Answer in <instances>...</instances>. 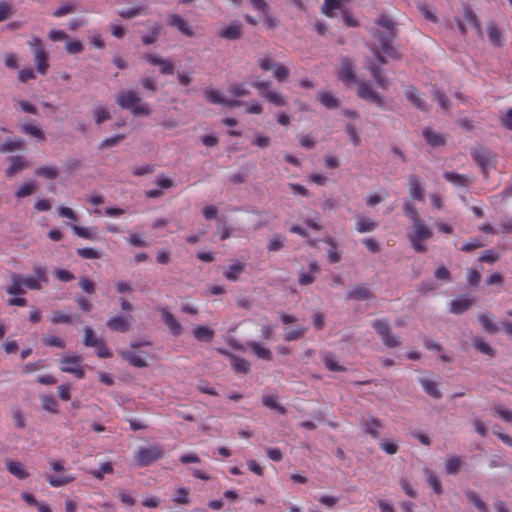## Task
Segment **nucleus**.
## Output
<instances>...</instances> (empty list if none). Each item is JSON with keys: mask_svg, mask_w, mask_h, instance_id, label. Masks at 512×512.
Instances as JSON below:
<instances>
[{"mask_svg": "<svg viewBox=\"0 0 512 512\" xmlns=\"http://www.w3.org/2000/svg\"><path fill=\"white\" fill-rule=\"evenodd\" d=\"M373 41L371 50L380 63H385L387 58H397L398 54L392 46L394 39V24L391 19L381 16L371 28Z\"/></svg>", "mask_w": 512, "mask_h": 512, "instance_id": "obj_1", "label": "nucleus"}, {"mask_svg": "<svg viewBox=\"0 0 512 512\" xmlns=\"http://www.w3.org/2000/svg\"><path fill=\"white\" fill-rule=\"evenodd\" d=\"M338 78L345 83L346 86L351 84L357 85V95L363 100H367L375 104L379 108H385L386 99L373 90L371 84L367 81H360L354 73L353 64L349 58H342Z\"/></svg>", "mask_w": 512, "mask_h": 512, "instance_id": "obj_2", "label": "nucleus"}, {"mask_svg": "<svg viewBox=\"0 0 512 512\" xmlns=\"http://www.w3.org/2000/svg\"><path fill=\"white\" fill-rule=\"evenodd\" d=\"M115 102L121 109L129 110L136 116H148L151 108L134 90H121L115 96Z\"/></svg>", "mask_w": 512, "mask_h": 512, "instance_id": "obj_3", "label": "nucleus"}, {"mask_svg": "<svg viewBox=\"0 0 512 512\" xmlns=\"http://www.w3.org/2000/svg\"><path fill=\"white\" fill-rule=\"evenodd\" d=\"M432 235V229L421 220L412 224L411 231L407 233V239L414 251L422 253L427 250V246L424 242L429 240Z\"/></svg>", "mask_w": 512, "mask_h": 512, "instance_id": "obj_4", "label": "nucleus"}, {"mask_svg": "<svg viewBox=\"0 0 512 512\" xmlns=\"http://www.w3.org/2000/svg\"><path fill=\"white\" fill-rule=\"evenodd\" d=\"M143 345H150L149 342H133L130 348L120 351V355L134 367L143 368L148 366L150 355L142 350H138Z\"/></svg>", "mask_w": 512, "mask_h": 512, "instance_id": "obj_5", "label": "nucleus"}, {"mask_svg": "<svg viewBox=\"0 0 512 512\" xmlns=\"http://www.w3.org/2000/svg\"><path fill=\"white\" fill-rule=\"evenodd\" d=\"M82 358L77 354H63L60 358V370L73 374L76 378L84 377V370L81 367Z\"/></svg>", "mask_w": 512, "mask_h": 512, "instance_id": "obj_6", "label": "nucleus"}, {"mask_svg": "<svg viewBox=\"0 0 512 512\" xmlns=\"http://www.w3.org/2000/svg\"><path fill=\"white\" fill-rule=\"evenodd\" d=\"M164 456V450L159 445L142 447L135 455V460L139 466H148L152 462L161 459Z\"/></svg>", "mask_w": 512, "mask_h": 512, "instance_id": "obj_7", "label": "nucleus"}, {"mask_svg": "<svg viewBox=\"0 0 512 512\" xmlns=\"http://www.w3.org/2000/svg\"><path fill=\"white\" fill-rule=\"evenodd\" d=\"M252 86L258 90L259 96L268 102L276 106H283L285 104L280 92L271 89V82L256 80L252 83Z\"/></svg>", "mask_w": 512, "mask_h": 512, "instance_id": "obj_8", "label": "nucleus"}, {"mask_svg": "<svg viewBox=\"0 0 512 512\" xmlns=\"http://www.w3.org/2000/svg\"><path fill=\"white\" fill-rule=\"evenodd\" d=\"M29 47L34 54V62H35L37 72H39L40 74H45L48 69V63H47L48 54L44 50L41 39L38 37H34L29 42Z\"/></svg>", "mask_w": 512, "mask_h": 512, "instance_id": "obj_9", "label": "nucleus"}, {"mask_svg": "<svg viewBox=\"0 0 512 512\" xmlns=\"http://www.w3.org/2000/svg\"><path fill=\"white\" fill-rule=\"evenodd\" d=\"M372 327L379 334L386 346L395 347L400 344L399 338L391 335L387 321L376 320L373 322Z\"/></svg>", "mask_w": 512, "mask_h": 512, "instance_id": "obj_10", "label": "nucleus"}, {"mask_svg": "<svg viewBox=\"0 0 512 512\" xmlns=\"http://www.w3.org/2000/svg\"><path fill=\"white\" fill-rule=\"evenodd\" d=\"M205 99L212 104H219L227 107H238L241 101L227 98L223 93L216 89H206L204 91Z\"/></svg>", "mask_w": 512, "mask_h": 512, "instance_id": "obj_11", "label": "nucleus"}, {"mask_svg": "<svg viewBox=\"0 0 512 512\" xmlns=\"http://www.w3.org/2000/svg\"><path fill=\"white\" fill-rule=\"evenodd\" d=\"M457 24L459 31L463 35L467 33L468 28L475 29L478 34L481 33L480 24L477 20V17L469 8L464 9L463 21L458 20Z\"/></svg>", "mask_w": 512, "mask_h": 512, "instance_id": "obj_12", "label": "nucleus"}, {"mask_svg": "<svg viewBox=\"0 0 512 512\" xmlns=\"http://www.w3.org/2000/svg\"><path fill=\"white\" fill-rule=\"evenodd\" d=\"M143 58L151 65L159 66L162 74H173L174 66L169 59L162 58L156 53H146Z\"/></svg>", "mask_w": 512, "mask_h": 512, "instance_id": "obj_13", "label": "nucleus"}, {"mask_svg": "<svg viewBox=\"0 0 512 512\" xmlns=\"http://www.w3.org/2000/svg\"><path fill=\"white\" fill-rule=\"evenodd\" d=\"M319 272V266L316 261L312 260L309 263L308 270L301 269L298 272V282L300 285H310L316 280V275Z\"/></svg>", "mask_w": 512, "mask_h": 512, "instance_id": "obj_14", "label": "nucleus"}, {"mask_svg": "<svg viewBox=\"0 0 512 512\" xmlns=\"http://www.w3.org/2000/svg\"><path fill=\"white\" fill-rule=\"evenodd\" d=\"M404 95L406 99L411 102L416 108L421 111H427L429 106L426 101L423 99L421 93L418 92L416 88L413 86H408L404 90Z\"/></svg>", "mask_w": 512, "mask_h": 512, "instance_id": "obj_15", "label": "nucleus"}, {"mask_svg": "<svg viewBox=\"0 0 512 512\" xmlns=\"http://www.w3.org/2000/svg\"><path fill=\"white\" fill-rule=\"evenodd\" d=\"M132 316L116 315L107 321L109 329L118 332H126L130 329Z\"/></svg>", "mask_w": 512, "mask_h": 512, "instance_id": "obj_16", "label": "nucleus"}, {"mask_svg": "<svg viewBox=\"0 0 512 512\" xmlns=\"http://www.w3.org/2000/svg\"><path fill=\"white\" fill-rule=\"evenodd\" d=\"M9 161L10 165L5 172L7 177H12L30 167V162L24 156H13Z\"/></svg>", "mask_w": 512, "mask_h": 512, "instance_id": "obj_17", "label": "nucleus"}, {"mask_svg": "<svg viewBox=\"0 0 512 512\" xmlns=\"http://www.w3.org/2000/svg\"><path fill=\"white\" fill-rule=\"evenodd\" d=\"M167 24L177 28L178 31L185 36L192 37L194 35V31L190 24L179 15H170L168 17Z\"/></svg>", "mask_w": 512, "mask_h": 512, "instance_id": "obj_18", "label": "nucleus"}, {"mask_svg": "<svg viewBox=\"0 0 512 512\" xmlns=\"http://www.w3.org/2000/svg\"><path fill=\"white\" fill-rule=\"evenodd\" d=\"M472 156L475 161L480 165L483 173H487L488 169L492 165L491 153L485 149L479 148L472 151Z\"/></svg>", "mask_w": 512, "mask_h": 512, "instance_id": "obj_19", "label": "nucleus"}, {"mask_svg": "<svg viewBox=\"0 0 512 512\" xmlns=\"http://www.w3.org/2000/svg\"><path fill=\"white\" fill-rule=\"evenodd\" d=\"M161 318L174 336H178L183 332L182 325L167 309L161 311Z\"/></svg>", "mask_w": 512, "mask_h": 512, "instance_id": "obj_20", "label": "nucleus"}, {"mask_svg": "<svg viewBox=\"0 0 512 512\" xmlns=\"http://www.w3.org/2000/svg\"><path fill=\"white\" fill-rule=\"evenodd\" d=\"M5 464L8 472L11 473L16 478L23 480L29 477V472L26 470V467L21 462L15 460H8L6 461Z\"/></svg>", "mask_w": 512, "mask_h": 512, "instance_id": "obj_21", "label": "nucleus"}, {"mask_svg": "<svg viewBox=\"0 0 512 512\" xmlns=\"http://www.w3.org/2000/svg\"><path fill=\"white\" fill-rule=\"evenodd\" d=\"M367 69L371 72L378 86L384 90H387L389 87V81L386 76L383 74V70L380 69L374 62L370 61L367 64Z\"/></svg>", "mask_w": 512, "mask_h": 512, "instance_id": "obj_22", "label": "nucleus"}, {"mask_svg": "<svg viewBox=\"0 0 512 512\" xmlns=\"http://www.w3.org/2000/svg\"><path fill=\"white\" fill-rule=\"evenodd\" d=\"M242 33V26L240 22L234 21L230 23L227 27L223 28L219 32V36L229 40H235L240 38Z\"/></svg>", "mask_w": 512, "mask_h": 512, "instance_id": "obj_23", "label": "nucleus"}, {"mask_svg": "<svg viewBox=\"0 0 512 512\" xmlns=\"http://www.w3.org/2000/svg\"><path fill=\"white\" fill-rule=\"evenodd\" d=\"M473 304V300L469 297L463 296L456 298L450 303V312L454 314H461L468 310Z\"/></svg>", "mask_w": 512, "mask_h": 512, "instance_id": "obj_24", "label": "nucleus"}, {"mask_svg": "<svg viewBox=\"0 0 512 512\" xmlns=\"http://www.w3.org/2000/svg\"><path fill=\"white\" fill-rule=\"evenodd\" d=\"M377 226V222L367 216H359L355 222V229L359 233L372 232L377 228Z\"/></svg>", "mask_w": 512, "mask_h": 512, "instance_id": "obj_25", "label": "nucleus"}, {"mask_svg": "<svg viewBox=\"0 0 512 512\" xmlns=\"http://www.w3.org/2000/svg\"><path fill=\"white\" fill-rule=\"evenodd\" d=\"M24 284L22 277L19 274L13 273L11 275V284L6 288L7 294L11 296L25 294Z\"/></svg>", "mask_w": 512, "mask_h": 512, "instance_id": "obj_26", "label": "nucleus"}, {"mask_svg": "<svg viewBox=\"0 0 512 512\" xmlns=\"http://www.w3.org/2000/svg\"><path fill=\"white\" fill-rule=\"evenodd\" d=\"M245 264L239 261H234L227 266L224 271V276L229 281L238 280L241 273L244 271Z\"/></svg>", "mask_w": 512, "mask_h": 512, "instance_id": "obj_27", "label": "nucleus"}, {"mask_svg": "<svg viewBox=\"0 0 512 512\" xmlns=\"http://www.w3.org/2000/svg\"><path fill=\"white\" fill-rule=\"evenodd\" d=\"M326 244L329 245L327 250V257L330 263H337L341 260L342 254L341 251L338 250V246L335 240L332 237H327L323 240Z\"/></svg>", "mask_w": 512, "mask_h": 512, "instance_id": "obj_28", "label": "nucleus"}, {"mask_svg": "<svg viewBox=\"0 0 512 512\" xmlns=\"http://www.w3.org/2000/svg\"><path fill=\"white\" fill-rule=\"evenodd\" d=\"M409 193L412 199L424 200V192L416 176L409 177Z\"/></svg>", "mask_w": 512, "mask_h": 512, "instance_id": "obj_29", "label": "nucleus"}, {"mask_svg": "<svg viewBox=\"0 0 512 512\" xmlns=\"http://www.w3.org/2000/svg\"><path fill=\"white\" fill-rule=\"evenodd\" d=\"M443 177L456 187H466L469 183V177L467 175L445 172Z\"/></svg>", "mask_w": 512, "mask_h": 512, "instance_id": "obj_30", "label": "nucleus"}, {"mask_svg": "<svg viewBox=\"0 0 512 512\" xmlns=\"http://www.w3.org/2000/svg\"><path fill=\"white\" fill-rule=\"evenodd\" d=\"M350 0H325L322 11L327 16H333L335 10L343 9Z\"/></svg>", "mask_w": 512, "mask_h": 512, "instance_id": "obj_31", "label": "nucleus"}, {"mask_svg": "<svg viewBox=\"0 0 512 512\" xmlns=\"http://www.w3.org/2000/svg\"><path fill=\"white\" fill-rule=\"evenodd\" d=\"M382 427V422L376 418H370L363 423V429L366 433L370 434L373 438L379 437V429Z\"/></svg>", "mask_w": 512, "mask_h": 512, "instance_id": "obj_32", "label": "nucleus"}, {"mask_svg": "<svg viewBox=\"0 0 512 512\" xmlns=\"http://www.w3.org/2000/svg\"><path fill=\"white\" fill-rule=\"evenodd\" d=\"M248 346L258 358L264 360H271V351L267 347L263 346L261 343L252 341L248 343Z\"/></svg>", "mask_w": 512, "mask_h": 512, "instance_id": "obj_33", "label": "nucleus"}, {"mask_svg": "<svg viewBox=\"0 0 512 512\" xmlns=\"http://www.w3.org/2000/svg\"><path fill=\"white\" fill-rule=\"evenodd\" d=\"M59 174L58 168L55 165L40 166L35 170V175L44 177L49 180L57 178Z\"/></svg>", "mask_w": 512, "mask_h": 512, "instance_id": "obj_34", "label": "nucleus"}, {"mask_svg": "<svg viewBox=\"0 0 512 512\" xmlns=\"http://www.w3.org/2000/svg\"><path fill=\"white\" fill-rule=\"evenodd\" d=\"M318 100L327 109H334L339 106V100L329 92L318 93Z\"/></svg>", "mask_w": 512, "mask_h": 512, "instance_id": "obj_35", "label": "nucleus"}, {"mask_svg": "<svg viewBox=\"0 0 512 512\" xmlns=\"http://www.w3.org/2000/svg\"><path fill=\"white\" fill-rule=\"evenodd\" d=\"M193 336L200 341H211L214 331L207 326H197L192 331Z\"/></svg>", "mask_w": 512, "mask_h": 512, "instance_id": "obj_36", "label": "nucleus"}, {"mask_svg": "<svg viewBox=\"0 0 512 512\" xmlns=\"http://www.w3.org/2000/svg\"><path fill=\"white\" fill-rule=\"evenodd\" d=\"M228 93L233 97L232 99H236L239 97L249 95L250 91L246 84L244 83H234L228 87Z\"/></svg>", "mask_w": 512, "mask_h": 512, "instance_id": "obj_37", "label": "nucleus"}, {"mask_svg": "<svg viewBox=\"0 0 512 512\" xmlns=\"http://www.w3.org/2000/svg\"><path fill=\"white\" fill-rule=\"evenodd\" d=\"M36 187L37 184L33 180L25 182L15 191V196L17 198L27 197L35 192Z\"/></svg>", "mask_w": 512, "mask_h": 512, "instance_id": "obj_38", "label": "nucleus"}, {"mask_svg": "<svg viewBox=\"0 0 512 512\" xmlns=\"http://www.w3.org/2000/svg\"><path fill=\"white\" fill-rule=\"evenodd\" d=\"M24 142L22 139H7L0 145V153H9L22 148Z\"/></svg>", "mask_w": 512, "mask_h": 512, "instance_id": "obj_39", "label": "nucleus"}, {"mask_svg": "<svg viewBox=\"0 0 512 512\" xmlns=\"http://www.w3.org/2000/svg\"><path fill=\"white\" fill-rule=\"evenodd\" d=\"M371 296L370 290L364 286H358L347 294L348 299L366 300Z\"/></svg>", "mask_w": 512, "mask_h": 512, "instance_id": "obj_40", "label": "nucleus"}, {"mask_svg": "<svg viewBox=\"0 0 512 512\" xmlns=\"http://www.w3.org/2000/svg\"><path fill=\"white\" fill-rule=\"evenodd\" d=\"M75 480V477L72 475H62V476H47L46 481L52 487H61Z\"/></svg>", "mask_w": 512, "mask_h": 512, "instance_id": "obj_41", "label": "nucleus"}, {"mask_svg": "<svg viewBox=\"0 0 512 512\" xmlns=\"http://www.w3.org/2000/svg\"><path fill=\"white\" fill-rule=\"evenodd\" d=\"M423 137L425 138L428 144L434 147L440 146L441 144L444 143V139L439 133L429 129L423 130Z\"/></svg>", "mask_w": 512, "mask_h": 512, "instance_id": "obj_42", "label": "nucleus"}, {"mask_svg": "<svg viewBox=\"0 0 512 512\" xmlns=\"http://www.w3.org/2000/svg\"><path fill=\"white\" fill-rule=\"evenodd\" d=\"M71 229L77 236H79L81 238H84V239H94L95 238V234H96L95 228L81 227V226L73 224V225H71Z\"/></svg>", "mask_w": 512, "mask_h": 512, "instance_id": "obj_43", "label": "nucleus"}, {"mask_svg": "<svg viewBox=\"0 0 512 512\" xmlns=\"http://www.w3.org/2000/svg\"><path fill=\"white\" fill-rule=\"evenodd\" d=\"M462 463L463 462L459 457L452 456V457L447 458V460L445 462L446 473L450 474V475L456 474L459 471Z\"/></svg>", "mask_w": 512, "mask_h": 512, "instance_id": "obj_44", "label": "nucleus"}, {"mask_svg": "<svg viewBox=\"0 0 512 512\" xmlns=\"http://www.w3.org/2000/svg\"><path fill=\"white\" fill-rule=\"evenodd\" d=\"M487 34L490 42H492L496 46H501L503 43V38L495 24H489L487 26Z\"/></svg>", "mask_w": 512, "mask_h": 512, "instance_id": "obj_45", "label": "nucleus"}, {"mask_svg": "<svg viewBox=\"0 0 512 512\" xmlns=\"http://www.w3.org/2000/svg\"><path fill=\"white\" fill-rule=\"evenodd\" d=\"M285 242L286 238L284 236L276 234L268 241L267 250L270 252L279 251L284 247Z\"/></svg>", "mask_w": 512, "mask_h": 512, "instance_id": "obj_46", "label": "nucleus"}, {"mask_svg": "<svg viewBox=\"0 0 512 512\" xmlns=\"http://www.w3.org/2000/svg\"><path fill=\"white\" fill-rule=\"evenodd\" d=\"M469 502H471L479 511L489 512L488 506L478 497V495L469 490L465 493Z\"/></svg>", "mask_w": 512, "mask_h": 512, "instance_id": "obj_47", "label": "nucleus"}, {"mask_svg": "<svg viewBox=\"0 0 512 512\" xmlns=\"http://www.w3.org/2000/svg\"><path fill=\"white\" fill-rule=\"evenodd\" d=\"M478 320L482 327L489 333H496L499 330L498 325L491 320L488 314H480Z\"/></svg>", "mask_w": 512, "mask_h": 512, "instance_id": "obj_48", "label": "nucleus"}, {"mask_svg": "<svg viewBox=\"0 0 512 512\" xmlns=\"http://www.w3.org/2000/svg\"><path fill=\"white\" fill-rule=\"evenodd\" d=\"M21 131L24 134H29V135L35 137L36 139H38L40 141H43L44 138H45L43 131L38 126H35V125H32V124H24V125H22L21 126Z\"/></svg>", "mask_w": 512, "mask_h": 512, "instance_id": "obj_49", "label": "nucleus"}, {"mask_svg": "<svg viewBox=\"0 0 512 512\" xmlns=\"http://www.w3.org/2000/svg\"><path fill=\"white\" fill-rule=\"evenodd\" d=\"M379 447L387 454L394 455L398 451V443L391 439H380Z\"/></svg>", "mask_w": 512, "mask_h": 512, "instance_id": "obj_50", "label": "nucleus"}, {"mask_svg": "<svg viewBox=\"0 0 512 512\" xmlns=\"http://www.w3.org/2000/svg\"><path fill=\"white\" fill-rule=\"evenodd\" d=\"M273 72V77L278 81V82H284L287 80V78L289 77L290 75V69L289 67L285 66V65H282V64H278L275 66L274 70L272 71Z\"/></svg>", "mask_w": 512, "mask_h": 512, "instance_id": "obj_51", "label": "nucleus"}, {"mask_svg": "<svg viewBox=\"0 0 512 512\" xmlns=\"http://www.w3.org/2000/svg\"><path fill=\"white\" fill-rule=\"evenodd\" d=\"M345 133L349 137L351 143L354 146H358L361 142V138L356 127L352 123H346L344 126Z\"/></svg>", "mask_w": 512, "mask_h": 512, "instance_id": "obj_52", "label": "nucleus"}, {"mask_svg": "<svg viewBox=\"0 0 512 512\" xmlns=\"http://www.w3.org/2000/svg\"><path fill=\"white\" fill-rule=\"evenodd\" d=\"M42 343L45 346L57 347V348H61V349L66 347V344H65L64 340L61 339L58 336H55V335H46V336H44L42 338Z\"/></svg>", "mask_w": 512, "mask_h": 512, "instance_id": "obj_53", "label": "nucleus"}, {"mask_svg": "<svg viewBox=\"0 0 512 512\" xmlns=\"http://www.w3.org/2000/svg\"><path fill=\"white\" fill-rule=\"evenodd\" d=\"M427 483L433 488L436 494L442 493V485L438 477L429 470H425Z\"/></svg>", "mask_w": 512, "mask_h": 512, "instance_id": "obj_54", "label": "nucleus"}, {"mask_svg": "<svg viewBox=\"0 0 512 512\" xmlns=\"http://www.w3.org/2000/svg\"><path fill=\"white\" fill-rule=\"evenodd\" d=\"M93 117L97 124H101L102 122L111 118L109 111L103 106H96L93 109Z\"/></svg>", "mask_w": 512, "mask_h": 512, "instance_id": "obj_55", "label": "nucleus"}, {"mask_svg": "<svg viewBox=\"0 0 512 512\" xmlns=\"http://www.w3.org/2000/svg\"><path fill=\"white\" fill-rule=\"evenodd\" d=\"M50 321L53 324H60V323L70 324L73 322L70 314L64 313L61 311H54L50 316Z\"/></svg>", "mask_w": 512, "mask_h": 512, "instance_id": "obj_56", "label": "nucleus"}, {"mask_svg": "<svg viewBox=\"0 0 512 512\" xmlns=\"http://www.w3.org/2000/svg\"><path fill=\"white\" fill-rule=\"evenodd\" d=\"M113 472V466L110 462H105L100 465L98 469L90 471V474L93 475L96 479L102 480L104 474H111Z\"/></svg>", "mask_w": 512, "mask_h": 512, "instance_id": "obj_57", "label": "nucleus"}, {"mask_svg": "<svg viewBox=\"0 0 512 512\" xmlns=\"http://www.w3.org/2000/svg\"><path fill=\"white\" fill-rule=\"evenodd\" d=\"M306 331H307V328L302 327V326H297L293 329L287 330L284 333L283 337L286 341H293V340L301 338L305 334Z\"/></svg>", "mask_w": 512, "mask_h": 512, "instance_id": "obj_58", "label": "nucleus"}, {"mask_svg": "<svg viewBox=\"0 0 512 512\" xmlns=\"http://www.w3.org/2000/svg\"><path fill=\"white\" fill-rule=\"evenodd\" d=\"M404 214L410 219L411 223L414 224L416 222L421 221L416 208L410 202H404L403 204Z\"/></svg>", "mask_w": 512, "mask_h": 512, "instance_id": "obj_59", "label": "nucleus"}, {"mask_svg": "<svg viewBox=\"0 0 512 512\" xmlns=\"http://www.w3.org/2000/svg\"><path fill=\"white\" fill-rule=\"evenodd\" d=\"M259 67L263 71H273L277 63L271 58L270 55H262L257 60Z\"/></svg>", "mask_w": 512, "mask_h": 512, "instance_id": "obj_60", "label": "nucleus"}, {"mask_svg": "<svg viewBox=\"0 0 512 512\" xmlns=\"http://www.w3.org/2000/svg\"><path fill=\"white\" fill-rule=\"evenodd\" d=\"M100 338L96 337L94 331L90 327L84 328L83 344L87 347H94L98 344Z\"/></svg>", "mask_w": 512, "mask_h": 512, "instance_id": "obj_61", "label": "nucleus"}, {"mask_svg": "<svg viewBox=\"0 0 512 512\" xmlns=\"http://www.w3.org/2000/svg\"><path fill=\"white\" fill-rule=\"evenodd\" d=\"M387 197V192L382 191L381 193H370L366 196V204L370 207H374L382 202Z\"/></svg>", "mask_w": 512, "mask_h": 512, "instance_id": "obj_62", "label": "nucleus"}, {"mask_svg": "<svg viewBox=\"0 0 512 512\" xmlns=\"http://www.w3.org/2000/svg\"><path fill=\"white\" fill-rule=\"evenodd\" d=\"M422 387L424 391L429 394L430 396L434 398H439L441 396L440 391L437 388V385L430 380H422L421 381Z\"/></svg>", "mask_w": 512, "mask_h": 512, "instance_id": "obj_63", "label": "nucleus"}, {"mask_svg": "<svg viewBox=\"0 0 512 512\" xmlns=\"http://www.w3.org/2000/svg\"><path fill=\"white\" fill-rule=\"evenodd\" d=\"M474 347L483 354L492 356L494 354L491 346L485 342L482 338H475L473 340Z\"/></svg>", "mask_w": 512, "mask_h": 512, "instance_id": "obj_64", "label": "nucleus"}]
</instances>
